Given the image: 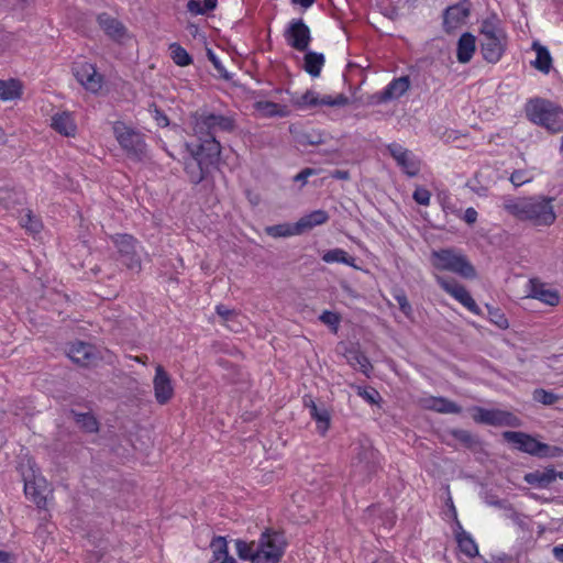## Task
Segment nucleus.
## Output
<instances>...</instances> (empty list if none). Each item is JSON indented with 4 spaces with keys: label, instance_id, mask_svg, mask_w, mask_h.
I'll return each instance as SVG.
<instances>
[{
    "label": "nucleus",
    "instance_id": "1",
    "mask_svg": "<svg viewBox=\"0 0 563 563\" xmlns=\"http://www.w3.org/2000/svg\"><path fill=\"white\" fill-rule=\"evenodd\" d=\"M235 126L232 115L207 111L192 115V130L197 142L186 143L189 156L184 159V170L191 184H200L218 168L222 146L217 140V133H231Z\"/></svg>",
    "mask_w": 563,
    "mask_h": 563
},
{
    "label": "nucleus",
    "instance_id": "2",
    "mask_svg": "<svg viewBox=\"0 0 563 563\" xmlns=\"http://www.w3.org/2000/svg\"><path fill=\"white\" fill-rule=\"evenodd\" d=\"M430 263L435 271L433 277L437 284L470 312L479 316L482 310L468 290L454 278H446L439 273L451 272L463 278L476 277V269L466 255L453 247L434 250L430 254Z\"/></svg>",
    "mask_w": 563,
    "mask_h": 563
},
{
    "label": "nucleus",
    "instance_id": "3",
    "mask_svg": "<svg viewBox=\"0 0 563 563\" xmlns=\"http://www.w3.org/2000/svg\"><path fill=\"white\" fill-rule=\"evenodd\" d=\"M553 201L554 198L545 196L509 198L504 201L503 207L519 221L534 227H550L556 220Z\"/></svg>",
    "mask_w": 563,
    "mask_h": 563
},
{
    "label": "nucleus",
    "instance_id": "4",
    "mask_svg": "<svg viewBox=\"0 0 563 563\" xmlns=\"http://www.w3.org/2000/svg\"><path fill=\"white\" fill-rule=\"evenodd\" d=\"M509 37L497 15L482 21L479 26V48L482 57L489 64H497L508 48Z\"/></svg>",
    "mask_w": 563,
    "mask_h": 563
},
{
    "label": "nucleus",
    "instance_id": "5",
    "mask_svg": "<svg viewBox=\"0 0 563 563\" xmlns=\"http://www.w3.org/2000/svg\"><path fill=\"white\" fill-rule=\"evenodd\" d=\"M526 118L533 124L545 129L551 134L563 131V108L555 102L534 97L523 107Z\"/></svg>",
    "mask_w": 563,
    "mask_h": 563
},
{
    "label": "nucleus",
    "instance_id": "6",
    "mask_svg": "<svg viewBox=\"0 0 563 563\" xmlns=\"http://www.w3.org/2000/svg\"><path fill=\"white\" fill-rule=\"evenodd\" d=\"M112 133L126 157L135 163L144 162L147 157L145 134L124 121L112 123Z\"/></svg>",
    "mask_w": 563,
    "mask_h": 563
},
{
    "label": "nucleus",
    "instance_id": "7",
    "mask_svg": "<svg viewBox=\"0 0 563 563\" xmlns=\"http://www.w3.org/2000/svg\"><path fill=\"white\" fill-rule=\"evenodd\" d=\"M287 547L284 532L266 528L256 541V563H279Z\"/></svg>",
    "mask_w": 563,
    "mask_h": 563
},
{
    "label": "nucleus",
    "instance_id": "8",
    "mask_svg": "<svg viewBox=\"0 0 563 563\" xmlns=\"http://www.w3.org/2000/svg\"><path fill=\"white\" fill-rule=\"evenodd\" d=\"M503 438L514 444L517 450L538 457H554L561 451L558 446L540 442L532 435L520 431H505Z\"/></svg>",
    "mask_w": 563,
    "mask_h": 563
},
{
    "label": "nucleus",
    "instance_id": "9",
    "mask_svg": "<svg viewBox=\"0 0 563 563\" xmlns=\"http://www.w3.org/2000/svg\"><path fill=\"white\" fill-rule=\"evenodd\" d=\"M110 239L118 250L122 264L130 271L141 272L142 261L136 252L139 245L136 238L128 233H117Z\"/></svg>",
    "mask_w": 563,
    "mask_h": 563
},
{
    "label": "nucleus",
    "instance_id": "10",
    "mask_svg": "<svg viewBox=\"0 0 563 563\" xmlns=\"http://www.w3.org/2000/svg\"><path fill=\"white\" fill-rule=\"evenodd\" d=\"M471 416L476 423L493 427H519L520 419L510 411L501 409H487L474 406L470 409Z\"/></svg>",
    "mask_w": 563,
    "mask_h": 563
},
{
    "label": "nucleus",
    "instance_id": "11",
    "mask_svg": "<svg viewBox=\"0 0 563 563\" xmlns=\"http://www.w3.org/2000/svg\"><path fill=\"white\" fill-rule=\"evenodd\" d=\"M292 102L294 106H296L298 109H310L320 106L344 107L349 104V98L344 93H339L336 96H320L318 92L313 90H307L300 97L296 98Z\"/></svg>",
    "mask_w": 563,
    "mask_h": 563
},
{
    "label": "nucleus",
    "instance_id": "12",
    "mask_svg": "<svg viewBox=\"0 0 563 563\" xmlns=\"http://www.w3.org/2000/svg\"><path fill=\"white\" fill-rule=\"evenodd\" d=\"M284 35L287 44L298 52H306L312 41L310 29L302 19L291 20Z\"/></svg>",
    "mask_w": 563,
    "mask_h": 563
},
{
    "label": "nucleus",
    "instance_id": "13",
    "mask_svg": "<svg viewBox=\"0 0 563 563\" xmlns=\"http://www.w3.org/2000/svg\"><path fill=\"white\" fill-rule=\"evenodd\" d=\"M387 151L407 176L415 177L419 174L421 162L411 151L396 142L388 144Z\"/></svg>",
    "mask_w": 563,
    "mask_h": 563
},
{
    "label": "nucleus",
    "instance_id": "14",
    "mask_svg": "<svg viewBox=\"0 0 563 563\" xmlns=\"http://www.w3.org/2000/svg\"><path fill=\"white\" fill-rule=\"evenodd\" d=\"M379 453L368 443H360L352 466L366 476H372L379 467Z\"/></svg>",
    "mask_w": 563,
    "mask_h": 563
},
{
    "label": "nucleus",
    "instance_id": "15",
    "mask_svg": "<svg viewBox=\"0 0 563 563\" xmlns=\"http://www.w3.org/2000/svg\"><path fill=\"white\" fill-rule=\"evenodd\" d=\"M74 76L84 86V88L92 93L101 90L103 85V76L97 71L93 64L81 62L75 63Z\"/></svg>",
    "mask_w": 563,
    "mask_h": 563
},
{
    "label": "nucleus",
    "instance_id": "16",
    "mask_svg": "<svg viewBox=\"0 0 563 563\" xmlns=\"http://www.w3.org/2000/svg\"><path fill=\"white\" fill-rule=\"evenodd\" d=\"M153 389L156 402L162 406L168 404L175 396V387L172 377L161 364L155 366Z\"/></svg>",
    "mask_w": 563,
    "mask_h": 563
},
{
    "label": "nucleus",
    "instance_id": "17",
    "mask_svg": "<svg viewBox=\"0 0 563 563\" xmlns=\"http://www.w3.org/2000/svg\"><path fill=\"white\" fill-rule=\"evenodd\" d=\"M528 287V298L537 299L550 307H555L560 303V292L556 289L549 287L547 283H543L539 278H530Z\"/></svg>",
    "mask_w": 563,
    "mask_h": 563
},
{
    "label": "nucleus",
    "instance_id": "18",
    "mask_svg": "<svg viewBox=\"0 0 563 563\" xmlns=\"http://www.w3.org/2000/svg\"><path fill=\"white\" fill-rule=\"evenodd\" d=\"M470 12L471 3L468 0H462L448 7L443 13V29L445 32L460 27L468 18Z\"/></svg>",
    "mask_w": 563,
    "mask_h": 563
},
{
    "label": "nucleus",
    "instance_id": "19",
    "mask_svg": "<svg viewBox=\"0 0 563 563\" xmlns=\"http://www.w3.org/2000/svg\"><path fill=\"white\" fill-rule=\"evenodd\" d=\"M49 126L56 133L65 137H75L78 132L75 113L68 110H62L53 113Z\"/></svg>",
    "mask_w": 563,
    "mask_h": 563
},
{
    "label": "nucleus",
    "instance_id": "20",
    "mask_svg": "<svg viewBox=\"0 0 563 563\" xmlns=\"http://www.w3.org/2000/svg\"><path fill=\"white\" fill-rule=\"evenodd\" d=\"M409 76L394 78L382 91L373 96L375 103H385L393 99H399L410 89Z\"/></svg>",
    "mask_w": 563,
    "mask_h": 563
},
{
    "label": "nucleus",
    "instance_id": "21",
    "mask_svg": "<svg viewBox=\"0 0 563 563\" xmlns=\"http://www.w3.org/2000/svg\"><path fill=\"white\" fill-rule=\"evenodd\" d=\"M67 355L74 363L85 367L95 365L98 360L97 349L81 341L71 343L67 350Z\"/></svg>",
    "mask_w": 563,
    "mask_h": 563
},
{
    "label": "nucleus",
    "instance_id": "22",
    "mask_svg": "<svg viewBox=\"0 0 563 563\" xmlns=\"http://www.w3.org/2000/svg\"><path fill=\"white\" fill-rule=\"evenodd\" d=\"M47 482L33 473L32 478L24 477V494L38 508L46 506Z\"/></svg>",
    "mask_w": 563,
    "mask_h": 563
},
{
    "label": "nucleus",
    "instance_id": "23",
    "mask_svg": "<svg viewBox=\"0 0 563 563\" xmlns=\"http://www.w3.org/2000/svg\"><path fill=\"white\" fill-rule=\"evenodd\" d=\"M418 404L422 409L438 413L459 415L462 412V407L460 405L441 396H424L419 399Z\"/></svg>",
    "mask_w": 563,
    "mask_h": 563
},
{
    "label": "nucleus",
    "instance_id": "24",
    "mask_svg": "<svg viewBox=\"0 0 563 563\" xmlns=\"http://www.w3.org/2000/svg\"><path fill=\"white\" fill-rule=\"evenodd\" d=\"M97 22L104 34L117 43H122L124 38L129 37L125 25L108 13H100L97 16Z\"/></svg>",
    "mask_w": 563,
    "mask_h": 563
},
{
    "label": "nucleus",
    "instance_id": "25",
    "mask_svg": "<svg viewBox=\"0 0 563 563\" xmlns=\"http://www.w3.org/2000/svg\"><path fill=\"white\" fill-rule=\"evenodd\" d=\"M558 477L563 479V472H558L554 467H547L526 474L525 481L534 487L548 488Z\"/></svg>",
    "mask_w": 563,
    "mask_h": 563
},
{
    "label": "nucleus",
    "instance_id": "26",
    "mask_svg": "<svg viewBox=\"0 0 563 563\" xmlns=\"http://www.w3.org/2000/svg\"><path fill=\"white\" fill-rule=\"evenodd\" d=\"M455 539L460 551L468 559H474L478 555V545L473 537L466 532L459 519H456V528H454Z\"/></svg>",
    "mask_w": 563,
    "mask_h": 563
},
{
    "label": "nucleus",
    "instance_id": "27",
    "mask_svg": "<svg viewBox=\"0 0 563 563\" xmlns=\"http://www.w3.org/2000/svg\"><path fill=\"white\" fill-rule=\"evenodd\" d=\"M211 559L209 563H238L230 554L225 537L214 536L210 541Z\"/></svg>",
    "mask_w": 563,
    "mask_h": 563
},
{
    "label": "nucleus",
    "instance_id": "28",
    "mask_svg": "<svg viewBox=\"0 0 563 563\" xmlns=\"http://www.w3.org/2000/svg\"><path fill=\"white\" fill-rule=\"evenodd\" d=\"M476 51V37L465 32L461 35L457 42L456 58L461 64L468 63Z\"/></svg>",
    "mask_w": 563,
    "mask_h": 563
},
{
    "label": "nucleus",
    "instance_id": "29",
    "mask_svg": "<svg viewBox=\"0 0 563 563\" xmlns=\"http://www.w3.org/2000/svg\"><path fill=\"white\" fill-rule=\"evenodd\" d=\"M345 358L353 368L358 369L366 377L371 376L373 366L369 358L358 347L347 349Z\"/></svg>",
    "mask_w": 563,
    "mask_h": 563
},
{
    "label": "nucleus",
    "instance_id": "30",
    "mask_svg": "<svg viewBox=\"0 0 563 563\" xmlns=\"http://www.w3.org/2000/svg\"><path fill=\"white\" fill-rule=\"evenodd\" d=\"M325 64L322 53L307 52L303 56V69L311 77H319Z\"/></svg>",
    "mask_w": 563,
    "mask_h": 563
},
{
    "label": "nucleus",
    "instance_id": "31",
    "mask_svg": "<svg viewBox=\"0 0 563 563\" xmlns=\"http://www.w3.org/2000/svg\"><path fill=\"white\" fill-rule=\"evenodd\" d=\"M254 107L263 117L266 118H285L289 114V110L286 106L274 101H256Z\"/></svg>",
    "mask_w": 563,
    "mask_h": 563
},
{
    "label": "nucleus",
    "instance_id": "32",
    "mask_svg": "<svg viewBox=\"0 0 563 563\" xmlns=\"http://www.w3.org/2000/svg\"><path fill=\"white\" fill-rule=\"evenodd\" d=\"M329 220V216L324 210H314L309 214L301 217L297 221V227L300 231V234L306 230H310L317 225H321Z\"/></svg>",
    "mask_w": 563,
    "mask_h": 563
},
{
    "label": "nucleus",
    "instance_id": "33",
    "mask_svg": "<svg viewBox=\"0 0 563 563\" xmlns=\"http://www.w3.org/2000/svg\"><path fill=\"white\" fill-rule=\"evenodd\" d=\"M533 49L536 51V59L532 62V66L543 74H549L552 68V56L545 46L538 43H533Z\"/></svg>",
    "mask_w": 563,
    "mask_h": 563
},
{
    "label": "nucleus",
    "instance_id": "34",
    "mask_svg": "<svg viewBox=\"0 0 563 563\" xmlns=\"http://www.w3.org/2000/svg\"><path fill=\"white\" fill-rule=\"evenodd\" d=\"M311 418L317 422L318 431L324 435L330 428L331 417L327 409H319L313 400L308 405Z\"/></svg>",
    "mask_w": 563,
    "mask_h": 563
},
{
    "label": "nucleus",
    "instance_id": "35",
    "mask_svg": "<svg viewBox=\"0 0 563 563\" xmlns=\"http://www.w3.org/2000/svg\"><path fill=\"white\" fill-rule=\"evenodd\" d=\"M22 95V85L18 79L0 80V99L14 100Z\"/></svg>",
    "mask_w": 563,
    "mask_h": 563
},
{
    "label": "nucleus",
    "instance_id": "36",
    "mask_svg": "<svg viewBox=\"0 0 563 563\" xmlns=\"http://www.w3.org/2000/svg\"><path fill=\"white\" fill-rule=\"evenodd\" d=\"M235 551L238 556L243 561H249L250 563H256V542H247L242 539H236L235 542Z\"/></svg>",
    "mask_w": 563,
    "mask_h": 563
},
{
    "label": "nucleus",
    "instance_id": "37",
    "mask_svg": "<svg viewBox=\"0 0 563 563\" xmlns=\"http://www.w3.org/2000/svg\"><path fill=\"white\" fill-rule=\"evenodd\" d=\"M265 232L272 238H287V236L300 234V231L297 227V222L294 224L280 223V224L269 225V227L265 228Z\"/></svg>",
    "mask_w": 563,
    "mask_h": 563
},
{
    "label": "nucleus",
    "instance_id": "38",
    "mask_svg": "<svg viewBox=\"0 0 563 563\" xmlns=\"http://www.w3.org/2000/svg\"><path fill=\"white\" fill-rule=\"evenodd\" d=\"M325 263H342L355 267V258L342 249H333L322 255Z\"/></svg>",
    "mask_w": 563,
    "mask_h": 563
},
{
    "label": "nucleus",
    "instance_id": "39",
    "mask_svg": "<svg viewBox=\"0 0 563 563\" xmlns=\"http://www.w3.org/2000/svg\"><path fill=\"white\" fill-rule=\"evenodd\" d=\"M170 57L173 62L180 67H186L192 64L190 54L178 43L169 45Z\"/></svg>",
    "mask_w": 563,
    "mask_h": 563
},
{
    "label": "nucleus",
    "instance_id": "40",
    "mask_svg": "<svg viewBox=\"0 0 563 563\" xmlns=\"http://www.w3.org/2000/svg\"><path fill=\"white\" fill-rule=\"evenodd\" d=\"M218 0H189L187 10L195 15L206 14L217 8Z\"/></svg>",
    "mask_w": 563,
    "mask_h": 563
},
{
    "label": "nucleus",
    "instance_id": "41",
    "mask_svg": "<svg viewBox=\"0 0 563 563\" xmlns=\"http://www.w3.org/2000/svg\"><path fill=\"white\" fill-rule=\"evenodd\" d=\"M532 399L544 406H552L559 400V396L543 388H537L532 393Z\"/></svg>",
    "mask_w": 563,
    "mask_h": 563
},
{
    "label": "nucleus",
    "instance_id": "42",
    "mask_svg": "<svg viewBox=\"0 0 563 563\" xmlns=\"http://www.w3.org/2000/svg\"><path fill=\"white\" fill-rule=\"evenodd\" d=\"M352 387L355 388L357 396L363 398L369 405L378 404V401L380 400L379 393L373 387H363L355 385H353Z\"/></svg>",
    "mask_w": 563,
    "mask_h": 563
},
{
    "label": "nucleus",
    "instance_id": "43",
    "mask_svg": "<svg viewBox=\"0 0 563 563\" xmlns=\"http://www.w3.org/2000/svg\"><path fill=\"white\" fill-rule=\"evenodd\" d=\"M319 319H320L321 322L327 324L332 330L333 333L338 332L339 325H340V322H341V317H340L339 313L333 312V311H329V310H324L320 314Z\"/></svg>",
    "mask_w": 563,
    "mask_h": 563
},
{
    "label": "nucleus",
    "instance_id": "44",
    "mask_svg": "<svg viewBox=\"0 0 563 563\" xmlns=\"http://www.w3.org/2000/svg\"><path fill=\"white\" fill-rule=\"evenodd\" d=\"M21 224L27 231L37 233L42 229V223L38 218L33 216L31 210H27L24 217L21 218Z\"/></svg>",
    "mask_w": 563,
    "mask_h": 563
},
{
    "label": "nucleus",
    "instance_id": "45",
    "mask_svg": "<svg viewBox=\"0 0 563 563\" xmlns=\"http://www.w3.org/2000/svg\"><path fill=\"white\" fill-rule=\"evenodd\" d=\"M76 421L87 432H96V431H98V421L90 413H79V415H77Z\"/></svg>",
    "mask_w": 563,
    "mask_h": 563
},
{
    "label": "nucleus",
    "instance_id": "46",
    "mask_svg": "<svg viewBox=\"0 0 563 563\" xmlns=\"http://www.w3.org/2000/svg\"><path fill=\"white\" fill-rule=\"evenodd\" d=\"M510 183L515 186V187H520L529 181L532 180V176L531 174L526 170V169H518V170H515L511 175H510V178H509Z\"/></svg>",
    "mask_w": 563,
    "mask_h": 563
},
{
    "label": "nucleus",
    "instance_id": "47",
    "mask_svg": "<svg viewBox=\"0 0 563 563\" xmlns=\"http://www.w3.org/2000/svg\"><path fill=\"white\" fill-rule=\"evenodd\" d=\"M413 200L421 206H429L431 192L424 187H417L412 195Z\"/></svg>",
    "mask_w": 563,
    "mask_h": 563
},
{
    "label": "nucleus",
    "instance_id": "48",
    "mask_svg": "<svg viewBox=\"0 0 563 563\" xmlns=\"http://www.w3.org/2000/svg\"><path fill=\"white\" fill-rule=\"evenodd\" d=\"M489 318L499 329H507L509 327L508 319L499 309L489 310Z\"/></svg>",
    "mask_w": 563,
    "mask_h": 563
},
{
    "label": "nucleus",
    "instance_id": "49",
    "mask_svg": "<svg viewBox=\"0 0 563 563\" xmlns=\"http://www.w3.org/2000/svg\"><path fill=\"white\" fill-rule=\"evenodd\" d=\"M317 174H318V169L307 167V168H303L300 173H298L294 177V180L295 181H301L302 184H306L307 179L310 176H313V175H317Z\"/></svg>",
    "mask_w": 563,
    "mask_h": 563
},
{
    "label": "nucleus",
    "instance_id": "50",
    "mask_svg": "<svg viewBox=\"0 0 563 563\" xmlns=\"http://www.w3.org/2000/svg\"><path fill=\"white\" fill-rule=\"evenodd\" d=\"M396 301L399 305V309L408 316L411 312V305L409 303L405 294L395 296Z\"/></svg>",
    "mask_w": 563,
    "mask_h": 563
},
{
    "label": "nucleus",
    "instance_id": "51",
    "mask_svg": "<svg viewBox=\"0 0 563 563\" xmlns=\"http://www.w3.org/2000/svg\"><path fill=\"white\" fill-rule=\"evenodd\" d=\"M216 312L224 320V321H229L231 320L234 316H235V312L229 308H227L224 305H218L216 307Z\"/></svg>",
    "mask_w": 563,
    "mask_h": 563
},
{
    "label": "nucleus",
    "instance_id": "52",
    "mask_svg": "<svg viewBox=\"0 0 563 563\" xmlns=\"http://www.w3.org/2000/svg\"><path fill=\"white\" fill-rule=\"evenodd\" d=\"M477 217H478L477 211L473 207H470L464 211L463 220L467 224L472 225L477 221Z\"/></svg>",
    "mask_w": 563,
    "mask_h": 563
},
{
    "label": "nucleus",
    "instance_id": "53",
    "mask_svg": "<svg viewBox=\"0 0 563 563\" xmlns=\"http://www.w3.org/2000/svg\"><path fill=\"white\" fill-rule=\"evenodd\" d=\"M155 121L159 126H167L169 124L168 117L159 109L155 108Z\"/></svg>",
    "mask_w": 563,
    "mask_h": 563
},
{
    "label": "nucleus",
    "instance_id": "54",
    "mask_svg": "<svg viewBox=\"0 0 563 563\" xmlns=\"http://www.w3.org/2000/svg\"><path fill=\"white\" fill-rule=\"evenodd\" d=\"M14 555L10 552L0 550V563H13Z\"/></svg>",
    "mask_w": 563,
    "mask_h": 563
},
{
    "label": "nucleus",
    "instance_id": "55",
    "mask_svg": "<svg viewBox=\"0 0 563 563\" xmlns=\"http://www.w3.org/2000/svg\"><path fill=\"white\" fill-rule=\"evenodd\" d=\"M290 2L295 5H300L302 9L307 10L313 5L316 0H290Z\"/></svg>",
    "mask_w": 563,
    "mask_h": 563
},
{
    "label": "nucleus",
    "instance_id": "56",
    "mask_svg": "<svg viewBox=\"0 0 563 563\" xmlns=\"http://www.w3.org/2000/svg\"><path fill=\"white\" fill-rule=\"evenodd\" d=\"M331 177L335 179L346 180L350 178V173L347 170L336 169L331 174Z\"/></svg>",
    "mask_w": 563,
    "mask_h": 563
},
{
    "label": "nucleus",
    "instance_id": "57",
    "mask_svg": "<svg viewBox=\"0 0 563 563\" xmlns=\"http://www.w3.org/2000/svg\"><path fill=\"white\" fill-rule=\"evenodd\" d=\"M552 552L558 561L563 562V544L554 547Z\"/></svg>",
    "mask_w": 563,
    "mask_h": 563
},
{
    "label": "nucleus",
    "instance_id": "58",
    "mask_svg": "<svg viewBox=\"0 0 563 563\" xmlns=\"http://www.w3.org/2000/svg\"><path fill=\"white\" fill-rule=\"evenodd\" d=\"M129 357L131 360H133L134 362H137V363L143 364V365H146L147 362H148V356L146 354L135 355V356L130 355Z\"/></svg>",
    "mask_w": 563,
    "mask_h": 563
},
{
    "label": "nucleus",
    "instance_id": "59",
    "mask_svg": "<svg viewBox=\"0 0 563 563\" xmlns=\"http://www.w3.org/2000/svg\"><path fill=\"white\" fill-rule=\"evenodd\" d=\"M308 143L309 144H320V143H322V137L320 134L308 135Z\"/></svg>",
    "mask_w": 563,
    "mask_h": 563
},
{
    "label": "nucleus",
    "instance_id": "60",
    "mask_svg": "<svg viewBox=\"0 0 563 563\" xmlns=\"http://www.w3.org/2000/svg\"><path fill=\"white\" fill-rule=\"evenodd\" d=\"M450 515H452L453 519H454V522L456 523V519L457 518V511H456V508L455 506L453 505V503L451 501V505H450Z\"/></svg>",
    "mask_w": 563,
    "mask_h": 563
},
{
    "label": "nucleus",
    "instance_id": "61",
    "mask_svg": "<svg viewBox=\"0 0 563 563\" xmlns=\"http://www.w3.org/2000/svg\"><path fill=\"white\" fill-rule=\"evenodd\" d=\"M7 139H5V132L4 130L0 126V143H5Z\"/></svg>",
    "mask_w": 563,
    "mask_h": 563
},
{
    "label": "nucleus",
    "instance_id": "62",
    "mask_svg": "<svg viewBox=\"0 0 563 563\" xmlns=\"http://www.w3.org/2000/svg\"><path fill=\"white\" fill-rule=\"evenodd\" d=\"M471 438V434L468 432H462L461 440L467 441Z\"/></svg>",
    "mask_w": 563,
    "mask_h": 563
},
{
    "label": "nucleus",
    "instance_id": "63",
    "mask_svg": "<svg viewBox=\"0 0 563 563\" xmlns=\"http://www.w3.org/2000/svg\"><path fill=\"white\" fill-rule=\"evenodd\" d=\"M209 55H210V60L213 63V65H214L216 67H218V62H217V59H216L214 55H213L212 53H210Z\"/></svg>",
    "mask_w": 563,
    "mask_h": 563
}]
</instances>
